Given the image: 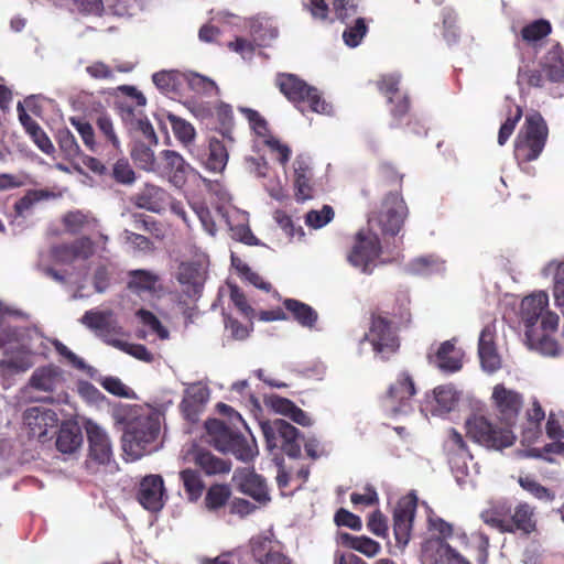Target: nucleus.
<instances>
[{"mask_svg":"<svg viewBox=\"0 0 564 564\" xmlns=\"http://www.w3.org/2000/svg\"><path fill=\"white\" fill-rule=\"evenodd\" d=\"M495 328L487 325L482 328L478 340V355L484 370L495 372L501 367V358L495 343Z\"/></svg>","mask_w":564,"mask_h":564,"instance_id":"5701e85b","label":"nucleus"},{"mask_svg":"<svg viewBox=\"0 0 564 564\" xmlns=\"http://www.w3.org/2000/svg\"><path fill=\"white\" fill-rule=\"evenodd\" d=\"M221 453H230L237 459L248 463L254 458L258 451L254 441H249L240 432L236 431Z\"/></svg>","mask_w":564,"mask_h":564,"instance_id":"f704fd0d","label":"nucleus"},{"mask_svg":"<svg viewBox=\"0 0 564 564\" xmlns=\"http://www.w3.org/2000/svg\"><path fill=\"white\" fill-rule=\"evenodd\" d=\"M167 120L171 124L175 138L182 144L188 145L193 142L196 132L192 123L173 113L167 115Z\"/></svg>","mask_w":564,"mask_h":564,"instance_id":"09e8293b","label":"nucleus"},{"mask_svg":"<svg viewBox=\"0 0 564 564\" xmlns=\"http://www.w3.org/2000/svg\"><path fill=\"white\" fill-rule=\"evenodd\" d=\"M69 122L77 130L78 134L83 140L84 145L89 151L96 152L98 149V144L96 142V134L93 126L88 121L76 117H70Z\"/></svg>","mask_w":564,"mask_h":564,"instance_id":"5fc2aeb1","label":"nucleus"},{"mask_svg":"<svg viewBox=\"0 0 564 564\" xmlns=\"http://www.w3.org/2000/svg\"><path fill=\"white\" fill-rule=\"evenodd\" d=\"M274 83L280 93L302 113L306 110L327 116L333 113V106L323 98L322 93L297 75L279 73Z\"/></svg>","mask_w":564,"mask_h":564,"instance_id":"7ed1b4c3","label":"nucleus"},{"mask_svg":"<svg viewBox=\"0 0 564 564\" xmlns=\"http://www.w3.org/2000/svg\"><path fill=\"white\" fill-rule=\"evenodd\" d=\"M492 398L497 404L500 420L511 426L517 420L522 408L521 395L518 392L498 384L494 389Z\"/></svg>","mask_w":564,"mask_h":564,"instance_id":"4be33fe9","label":"nucleus"},{"mask_svg":"<svg viewBox=\"0 0 564 564\" xmlns=\"http://www.w3.org/2000/svg\"><path fill=\"white\" fill-rule=\"evenodd\" d=\"M443 261L434 256H423L414 259L410 268L415 274H429L442 268Z\"/></svg>","mask_w":564,"mask_h":564,"instance_id":"bf43d9fd","label":"nucleus"},{"mask_svg":"<svg viewBox=\"0 0 564 564\" xmlns=\"http://www.w3.org/2000/svg\"><path fill=\"white\" fill-rule=\"evenodd\" d=\"M261 431L269 449L280 448L291 458L301 455L300 431L285 420L276 419L261 423Z\"/></svg>","mask_w":564,"mask_h":564,"instance_id":"423d86ee","label":"nucleus"},{"mask_svg":"<svg viewBox=\"0 0 564 564\" xmlns=\"http://www.w3.org/2000/svg\"><path fill=\"white\" fill-rule=\"evenodd\" d=\"M231 497V489L227 484H213L206 491L204 503L208 511L216 512L224 508Z\"/></svg>","mask_w":564,"mask_h":564,"instance_id":"79ce46f5","label":"nucleus"},{"mask_svg":"<svg viewBox=\"0 0 564 564\" xmlns=\"http://www.w3.org/2000/svg\"><path fill=\"white\" fill-rule=\"evenodd\" d=\"M106 162H113L108 175L117 183L131 185L135 181V173L128 159L120 153L112 152Z\"/></svg>","mask_w":564,"mask_h":564,"instance_id":"e433bc0d","label":"nucleus"},{"mask_svg":"<svg viewBox=\"0 0 564 564\" xmlns=\"http://www.w3.org/2000/svg\"><path fill=\"white\" fill-rule=\"evenodd\" d=\"M549 305V295L544 291L525 296L521 302V318L525 329H536L538 323Z\"/></svg>","mask_w":564,"mask_h":564,"instance_id":"b1692460","label":"nucleus"},{"mask_svg":"<svg viewBox=\"0 0 564 564\" xmlns=\"http://www.w3.org/2000/svg\"><path fill=\"white\" fill-rule=\"evenodd\" d=\"M165 492L164 481L160 475H148L141 481L138 490V501L150 511L163 508Z\"/></svg>","mask_w":564,"mask_h":564,"instance_id":"aec40b11","label":"nucleus"},{"mask_svg":"<svg viewBox=\"0 0 564 564\" xmlns=\"http://www.w3.org/2000/svg\"><path fill=\"white\" fill-rule=\"evenodd\" d=\"M145 105V96L134 86L117 87L115 109L127 131L134 137L143 138L150 144H158L156 133L143 110Z\"/></svg>","mask_w":564,"mask_h":564,"instance_id":"f03ea898","label":"nucleus"},{"mask_svg":"<svg viewBox=\"0 0 564 564\" xmlns=\"http://www.w3.org/2000/svg\"><path fill=\"white\" fill-rule=\"evenodd\" d=\"M400 76L393 74L382 75L376 83L378 90L388 98L389 102H394V97L399 91Z\"/></svg>","mask_w":564,"mask_h":564,"instance_id":"13d9d810","label":"nucleus"},{"mask_svg":"<svg viewBox=\"0 0 564 564\" xmlns=\"http://www.w3.org/2000/svg\"><path fill=\"white\" fill-rule=\"evenodd\" d=\"M152 145L145 140H137L130 154L139 169L154 173L159 160L154 156V152L151 149Z\"/></svg>","mask_w":564,"mask_h":564,"instance_id":"58836bf2","label":"nucleus"},{"mask_svg":"<svg viewBox=\"0 0 564 564\" xmlns=\"http://www.w3.org/2000/svg\"><path fill=\"white\" fill-rule=\"evenodd\" d=\"M56 448L63 454L77 452L83 444L80 427L73 422H63L57 431Z\"/></svg>","mask_w":564,"mask_h":564,"instance_id":"c85d7f7f","label":"nucleus"},{"mask_svg":"<svg viewBox=\"0 0 564 564\" xmlns=\"http://www.w3.org/2000/svg\"><path fill=\"white\" fill-rule=\"evenodd\" d=\"M339 542L344 546L355 550L368 557L376 556L381 550L379 542L366 535L356 536L347 532H341L339 533Z\"/></svg>","mask_w":564,"mask_h":564,"instance_id":"c9c22d12","label":"nucleus"},{"mask_svg":"<svg viewBox=\"0 0 564 564\" xmlns=\"http://www.w3.org/2000/svg\"><path fill=\"white\" fill-rule=\"evenodd\" d=\"M540 62L549 83H564V50L558 43L553 45Z\"/></svg>","mask_w":564,"mask_h":564,"instance_id":"cd10ccee","label":"nucleus"},{"mask_svg":"<svg viewBox=\"0 0 564 564\" xmlns=\"http://www.w3.org/2000/svg\"><path fill=\"white\" fill-rule=\"evenodd\" d=\"M417 508V497L409 494L401 498L393 512V533L397 545L404 547L410 539Z\"/></svg>","mask_w":564,"mask_h":564,"instance_id":"4468645a","label":"nucleus"},{"mask_svg":"<svg viewBox=\"0 0 564 564\" xmlns=\"http://www.w3.org/2000/svg\"><path fill=\"white\" fill-rule=\"evenodd\" d=\"M444 451L451 468L454 473L465 475L467 471V460L473 456L460 433L451 429L444 443Z\"/></svg>","mask_w":564,"mask_h":564,"instance_id":"6ab92c4d","label":"nucleus"},{"mask_svg":"<svg viewBox=\"0 0 564 564\" xmlns=\"http://www.w3.org/2000/svg\"><path fill=\"white\" fill-rule=\"evenodd\" d=\"M183 84H186L191 90L199 95H212L218 90L216 83L197 73H183Z\"/></svg>","mask_w":564,"mask_h":564,"instance_id":"de8ad7c7","label":"nucleus"},{"mask_svg":"<svg viewBox=\"0 0 564 564\" xmlns=\"http://www.w3.org/2000/svg\"><path fill=\"white\" fill-rule=\"evenodd\" d=\"M55 139L65 159L73 161L82 155L83 152L76 137L69 129H58L55 133Z\"/></svg>","mask_w":564,"mask_h":564,"instance_id":"c03bdc74","label":"nucleus"},{"mask_svg":"<svg viewBox=\"0 0 564 564\" xmlns=\"http://www.w3.org/2000/svg\"><path fill=\"white\" fill-rule=\"evenodd\" d=\"M160 433V423L151 416L137 417L129 422L122 436L124 451L139 458L150 453Z\"/></svg>","mask_w":564,"mask_h":564,"instance_id":"39448f33","label":"nucleus"},{"mask_svg":"<svg viewBox=\"0 0 564 564\" xmlns=\"http://www.w3.org/2000/svg\"><path fill=\"white\" fill-rule=\"evenodd\" d=\"M410 323L411 312L404 300L381 303L369 312V327L362 341H368L377 355L388 359L400 348V329Z\"/></svg>","mask_w":564,"mask_h":564,"instance_id":"f257e3e1","label":"nucleus"},{"mask_svg":"<svg viewBox=\"0 0 564 564\" xmlns=\"http://www.w3.org/2000/svg\"><path fill=\"white\" fill-rule=\"evenodd\" d=\"M519 485L534 498L543 501H552L555 498V494L549 488L542 486L540 482L534 480L532 477H520Z\"/></svg>","mask_w":564,"mask_h":564,"instance_id":"6e6d98bb","label":"nucleus"},{"mask_svg":"<svg viewBox=\"0 0 564 564\" xmlns=\"http://www.w3.org/2000/svg\"><path fill=\"white\" fill-rule=\"evenodd\" d=\"M128 289L137 294L152 292L159 281L158 275L147 270H133L129 272Z\"/></svg>","mask_w":564,"mask_h":564,"instance_id":"37998d69","label":"nucleus"},{"mask_svg":"<svg viewBox=\"0 0 564 564\" xmlns=\"http://www.w3.org/2000/svg\"><path fill=\"white\" fill-rule=\"evenodd\" d=\"M408 217V206L401 191L388 193L382 203L376 221L383 236H397Z\"/></svg>","mask_w":564,"mask_h":564,"instance_id":"1a4fd4ad","label":"nucleus"},{"mask_svg":"<svg viewBox=\"0 0 564 564\" xmlns=\"http://www.w3.org/2000/svg\"><path fill=\"white\" fill-rule=\"evenodd\" d=\"M80 322L93 330L105 344L115 347V343H122L119 337L124 335L123 327L113 318V312L111 310L86 311Z\"/></svg>","mask_w":564,"mask_h":564,"instance_id":"9d476101","label":"nucleus"},{"mask_svg":"<svg viewBox=\"0 0 564 564\" xmlns=\"http://www.w3.org/2000/svg\"><path fill=\"white\" fill-rule=\"evenodd\" d=\"M334 218V210L329 205H324L321 210H310L305 216L307 226L318 229L326 226Z\"/></svg>","mask_w":564,"mask_h":564,"instance_id":"e2e57ef3","label":"nucleus"},{"mask_svg":"<svg viewBox=\"0 0 564 564\" xmlns=\"http://www.w3.org/2000/svg\"><path fill=\"white\" fill-rule=\"evenodd\" d=\"M553 296L555 304L564 307V262L556 265L553 279Z\"/></svg>","mask_w":564,"mask_h":564,"instance_id":"774afa93","label":"nucleus"},{"mask_svg":"<svg viewBox=\"0 0 564 564\" xmlns=\"http://www.w3.org/2000/svg\"><path fill=\"white\" fill-rule=\"evenodd\" d=\"M467 436L488 448L502 449L513 445L516 436L509 427H496L485 416L473 415L466 421Z\"/></svg>","mask_w":564,"mask_h":564,"instance_id":"0eeeda50","label":"nucleus"},{"mask_svg":"<svg viewBox=\"0 0 564 564\" xmlns=\"http://www.w3.org/2000/svg\"><path fill=\"white\" fill-rule=\"evenodd\" d=\"M115 348L144 362H152L154 359L153 354L142 344H130L122 340V343H115Z\"/></svg>","mask_w":564,"mask_h":564,"instance_id":"69168bd1","label":"nucleus"},{"mask_svg":"<svg viewBox=\"0 0 564 564\" xmlns=\"http://www.w3.org/2000/svg\"><path fill=\"white\" fill-rule=\"evenodd\" d=\"M241 111L246 115L251 129L258 137L263 138V141L269 137H273L270 133L267 120L257 110L243 108Z\"/></svg>","mask_w":564,"mask_h":564,"instance_id":"052dcab7","label":"nucleus"},{"mask_svg":"<svg viewBox=\"0 0 564 564\" xmlns=\"http://www.w3.org/2000/svg\"><path fill=\"white\" fill-rule=\"evenodd\" d=\"M249 553L254 564H292V560L283 552L279 541L263 533L249 540Z\"/></svg>","mask_w":564,"mask_h":564,"instance_id":"ddd939ff","label":"nucleus"},{"mask_svg":"<svg viewBox=\"0 0 564 564\" xmlns=\"http://www.w3.org/2000/svg\"><path fill=\"white\" fill-rule=\"evenodd\" d=\"M283 306L301 326L313 328L316 325L318 314L311 305L295 299H285Z\"/></svg>","mask_w":564,"mask_h":564,"instance_id":"473e14b6","label":"nucleus"},{"mask_svg":"<svg viewBox=\"0 0 564 564\" xmlns=\"http://www.w3.org/2000/svg\"><path fill=\"white\" fill-rule=\"evenodd\" d=\"M96 127L100 135L111 145V151L117 153L121 152V142L115 129L113 120L110 115L101 112L96 118Z\"/></svg>","mask_w":564,"mask_h":564,"instance_id":"a18cd8bd","label":"nucleus"},{"mask_svg":"<svg viewBox=\"0 0 564 564\" xmlns=\"http://www.w3.org/2000/svg\"><path fill=\"white\" fill-rule=\"evenodd\" d=\"M47 197H50V193L46 191H29L23 197L15 202L14 212L18 216H24V214L29 212L34 206V204Z\"/></svg>","mask_w":564,"mask_h":564,"instance_id":"4d7b16f0","label":"nucleus"},{"mask_svg":"<svg viewBox=\"0 0 564 564\" xmlns=\"http://www.w3.org/2000/svg\"><path fill=\"white\" fill-rule=\"evenodd\" d=\"M94 242L88 237H80L70 243H65L55 249V257L64 263L75 260H87L94 254Z\"/></svg>","mask_w":564,"mask_h":564,"instance_id":"bb28decb","label":"nucleus"},{"mask_svg":"<svg viewBox=\"0 0 564 564\" xmlns=\"http://www.w3.org/2000/svg\"><path fill=\"white\" fill-rule=\"evenodd\" d=\"M189 165L183 156L173 150H163L160 153L154 174L166 177L173 185L181 187L186 182Z\"/></svg>","mask_w":564,"mask_h":564,"instance_id":"f3484780","label":"nucleus"},{"mask_svg":"<svg viewBox=\"0 0 564 564\" xmlns=\"http://www.w3.org/2000/svg\"><path fill=\"white\" fill-rule=\"evenodd\" d=\"M508 511L503 506H497L484 511L480 517L487 525L497 529L501 533H509L512 532V528L508 527Z\"/></svg>","mask_w":564,"mask_h":564,"instance_id":"8fccbe9b","label":"nucleus"},{"mask_svg":"<svg viewBox=\"0 0 564 564\" xmlns=\"http://www.w3.org/2000/svg\"><path fill=\"white\" fill-rule=\"evenodd\" d=\"M434 397L440 410L444 412H449L457 402L456 391L451 386L436 387Z\"/></svg>","mask_w":564,"mask_h":564,"instance_id":"680f3d73","label":"nucleus"},{"mask_svg":"<svg viewBox=\"0 0 564 564\" xmlns=\"http://www.w3.org/2000/svg\"><path fill=\"white\" fill-rule=\"evenodd\" d=\"M180 480L188 501L196 502L203 496L205 482L198 470L192 468L181 470Z\"/></svg>","mask_w":564,"mask_h":564,"instance_id":"ea45409f","label":"nucleus"},{"mask_svg":"<svg viewBox=\"0 0 564 564\" xmlns=\"http://www.w3.org/2000/svg\"><path fill=\"white\" fill-rule=\"evenodd\" d=\"M205 429L209 436V444L223 452L235 434V430L218 419H209L205 422Z\"/></svg>","mask_w":564,"mask_h":564,"instance_id":"72a5a7b5","label":"nucleus"},{"mask_svg":"<svg viewBox=\"0 0 564 564\" xmlns=\"http://www.w3.org/2000/svg\"><path fill=\"white\" fill-rule=\"evenodd\" d=\"M169 194L165 189L153 184H145L135 196V204L150 212L159 213L164 208Z\"/></svg>","mask_w":564,"mask_h":564,"instance_id":"7c9ffc66","label":"nucleus"},{"mask_svg":"<svg viewBox=\"0 0 564 564\" xmlns=\"http://www.w3.org/2000/svg\"><path fill=\"white\" fill-rule=\"evenodd\" d=\"M64 381L65 379L62 370L56 366L48 365L36 368L33 371L29 379V386L34 390L48 393L47 395L39 399V401L55 403L63 401V395L61 393H58L57 397H54L53 394L63 389Z\"/></svg>","mask_w":564,"mask_h":564,"instance_id":"f8f14e48","label":"nucleus"},{"mask_svg":"<svg viewBox=\"0 0 564 564\" xmlns=\"http://www.w3.org/2000/svg\"><path fill=\"white\" fill-rule=\"evenodd\" d=\"M462 359L463 351L452 340L442 343L435 354L436 366L447 372L458 371L463 366Z\"/></svg>","mask_w":564,"mask_h":564,"instance_id":"c756f323","label":"nucleus"},{"mask_svg":"<svg viewBox=\"0 0 564 564\" xmlns=\"http://www.w3.org/2000/svg\"><path fill=\"white\" fill-rule=\"evenodd\" d=\"M88 438V457L99 465H107L112 459V446L107 433L97 424L86 426Z\"/></svg>","mask_w":564,"mask_h":564,"instance_id":"412c9836","label":"nucleus"},{"mask_svg":"<svg viewBox=\"0 0 564 564\" xmlns=\"http://www.w3.org/2000/svg\"><path fill=\"white\" fill-rule=\"evenodd\" d=\"M380 253L381 243L378 235L359 231L348 260L354 267L360 268L362 272L370 273L369 265L379 258Z\"/></svg>","mask_w":564,"mask_h":564,"instance_id":"2eb2a0df","label":"nucleus"},{"mask_svg":"<svg viewBox=\"0 0 564 564\" xmlns=\"http://www.w3.org/2000/svg\"><path fill=\"white\" fill-rule=\"evenodd\" d=\"M208 400V390L199 384H193L185 390L180 409L188 422H196L205 403Z\"/></svg>","mask_w":564,"mask_h":564,"instance_id":"393cba45","label":"nucleus"},{"mask_svg":"<svg viewBox=\"0 0 564 564\" xmlns=\"http://www.w3.org/2000/svg\"><path fill=\"white\" fill-rule=\"evenodd\" d=\"M359 4L360 0H333L335 14L343 23L358 13Z\"/></svg>","mask_w":564,"mask_h":564,"instance_id":"0e129e2a","label":"nucleus"},{"mask_svg":"<svg viewBox=\"0 0 564 564\" xmlns=\"http://www.w3.org/2000/svg\"><path fill=\"white\" fill-rule=\"evenodd\" d=\"M58 422L57 413L51 409L32 406L23 413V423L29 436L42 443L51 440L56 433Z\"/></svg>","mask_w":564,"mask_h":564,"instance_id":"9b49d317","label":"nucleus"},{"mask_svg":"<svg viewBox=\"0 0 564 564\" xmlns=\"http://www.w3.org/2000/svg\"><path fill=\"white\" fill-rule=\"evenodd\" d=\"M294 196L297 202L313 199L317 192L312 160L308 155L299 154L293 162Z\"/></svg>","mask_w":564,"mask_h":564,"instance_id":"dca6fc26","label":"nucleus"},{"mask_svg":"<svg viewBox=\"0 0 564 564\" xmlns=\"http://www.w3.org/2000/svg\"><path fill=\"white\" fill-rule=\"evenodd\" d=\"M552 32L551 23L547 20H535L521 30V37L528 43H533L546 37Z\"/></svg>","mask_w":564,"mask_h":564,"instance_id":"603ef678","label":"nucleus"},{"mask_svg":"<svg viewBox=\"0 0 564 564\" xmlns=\"http://www.w3.org/2000/svg\"><path fill=\"white\" fill-rule=\"evenodd\" d=\"M549 128L538 111L529 113L514 141V158L519 163L536 160L546 144Z\"/></svg>","mask_w":564,"mask_h":564,"instance_id":"20e7f679","label":"nucleus"},{"mask_svg":"<svg viewBox=\"0 0 564 564\" xmlns=\"http://www.w3.org/2000/svg\"><path fill=\"white\" fill-rule=\"evenodd\" d=\"M153 83L164 93H177L183 85V73L178 70H162L153 74Z\"/></svg>","mask_w":564,"mask_h":564,"instance_id":"49530a36","label":"nucleus"},{"mask_svg":"<svg viewBox=\"0 0 564 564\" xmlns=\"http://www.w3.org/2000/svg\"><path fill=\"white\" fill-rule=\"evenodd\" d=\"M508 527L512 528V532H522L530 534L536 529V521L534 519V508L527 502L519 503L514 512L508 517Z\"/></svg>","mask_w":564,"mask_h":564,"instance_id":"2f4dec72","label":"nucleus"},{"mask_svg":"<svg viewBox=\"0 0 564 564\" xmlns=\"http://www.w3.org/2000/svg\"><path fill=\"white\" fill-rule=\"evenodd\" d=\"M193 462L206 476L226 475L232 467L230 459L220 458L205 448L194 452Z\"/></svg>","mask_w":564,"mask_h":564,"instance_id":"a878e982","label":"nucleus"},{"mask_svg":"<svg viewBox=\"0 0 564 564\" xmlns=\"http://www.w3.org/2000/svg\"><path fill=\"white\" fill-rule=\"evenodd\" d=\"M366 19L357 18L351 24H347L343 32L344 43L349 47H357L368 33Z\"/></svg>","mask_w":564,"mask_h":564,"instance_id":"3c124183","label":"nucleus"},{"mask_svg":"<svg viewBox=\"0 0 564 564\" xmlns=\"http://www.w3.org/2000/svg\"><path fill=\"white\" fill-rule=\"evenodd\" d=\"M232 480L237 484L238 490L251 497L261 505L270 501L269 489L265 479L248 469H238L232 476Z\"/></svg>","mask_w":564,"mask_h":564,"instance_id":"a211bd4d","label":"nucleus"},{"mask_svg":"<svg viewBox=\"0 0 564 564\" xmlns=\"http://www.w3.org/2000/svg\"><path fill=\"white\" fill-rule=\"evenodd\" d=\"M527 343L530 348L540 351L546 356H556L558 354V345L550 334L540 333V329H525Z\"/></svg>","mask_w":564,"mask_h":564,"instance_id":"a19ab883","label":"nucleus"},{"mask_svg":"<svg viewBox=\"0 0 564 564\" xmlns=\"http://www.w3.org/2000/svg\"><path fill=\"white\" fill-rule=\"evenodd\" d=\"M228 156V151L224 142L217 138H210L208 154L205 161L206 169L214 173L223 172L227 165Z\"/></svg>","mask_w":564,"mask_h":564,"instance_id":"4c0bfd02","label":"nucleus"},{"mask_svg":"<svg viewBox=\"0 0 564 564\" xmlns=\"http://www.w3.org/2000/svg\"><path fill=\"white\" fill-rule=\"evenodd\" d=\"M518 78L519 82L525 83L529 87L533 88H543L549 82L543 66H541V62L536 67L525 66L520 68Z\"/></svg>","mask_w":564,"mask_h":564,"instance_id":"864d4df0","label":"nucleus"},{"mask_svg":"<svg viewBox=\"0 0 564 564\" xmlns=\"http://www.w3.org/2000/svg\"><path fill=\"white\" fill-rule=\"evenodd\" d=\"M274 220L290 238L297 237L299 239H301L302 237H304L303 228L301 226L296 227L291 216L288 215L284 210H275Z\"/></svg>","mask_w":564,"mask_h":564,"instance_id":"338daca9","label":"nucleus"},{"mask_svg":"<svg viewBox=\"0 0 564 564\" xmlns=\"http://www.w3.org/2000/svg\"><path fill=\"white\" fill-rule=\"evenodd\" d=\"M415 394L413 377L408 371H401L382 397L381 406L390 416L406 413L411 409V400Z\"/></svg>","mask_w":564,"mask_h":564,"instance_id":"6e6552de","label":"nucleus"}]
</instances>
